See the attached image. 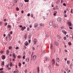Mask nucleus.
<instances>
[{
	"instance_id": "nucleus-1",
	"label": "nucleus",
	"mask_w": 73,
	"mask_h": 73,
	"mask_svg": "<svg viewBox=\"0 0 73 73\" xmlns=\"http://www.w3.org/2000/svg\"><path fill=\"white\" fill-rule=\"evenodd\" d=\"M51 62L52 63V64L53 66H54L55 64V60L53 58L51 60Z\"/></svg>"
},
{
	"instance_id": "nucleus-2",
	"label": "nucleus",
	"mask_w": 73,
	"mask_h": 73,
	"mask_svg": "<svg viewBox=\"0 0 73 73\" xmlns=\"http://www.w3.org/2000/svg\"><path fill=\"white\" fill-rule=\"evenodd\" d=\"M37 40L36 38H34L33 41V42L35 45H36L37 43Z\"/></svg>"
},
{
	"instance_id": "nucleus-3",
	"label": "nucleus",
	"mask_w": 73,
	"mask_h": 73,
	"mask_svg": "<svg viewBox=\"0 0 73 73\" xmlns=\"http://www.w3.org/2000/svg\"><path fill=\"white\" fill-rule=\"evenodd\" d=\"M54 44L56 46H58L59 45V43L55 41L54 42Z\"/></svg>"
},
{
	"instance_id": "nucleus-4",
	"label": "nucleus",
	"mask_w": 73,
	"mask_h": 73,
	"mask_svg": "<svg viewBox=\"0 0 73 73\" xmlns=\"http://www.w3.org/2000/svg\"><path fill=\"white\" fill-rule=\"evenodd\" d=\"M45 60L47 62V61H48L49 60V58L47 57H44Z\"/></svg>"
},
{
	"instance_id": "nucleus-5",
	"label": "nucleus",
	"mask_w": 73,
	"mask_h": 73,
	"mask_svg": "<svg viewBox=\"0 0 73 73\" xmlns=\"http://www.w3.org/2000/svg\"><path fill=\"white\" fill-rule=\"evenodd\" d=\"M52 27L54 28L55 29L58 28V26H57V25H53L52 26Z\"/></svg>"
},
{
	"instance_id": "nucleus-6",
	"label": "nucleus",
	"mask_w": 73,
	"mask_h": 73,
	"mask_svg": "<svg viewBox=\"0 0 73 73\" xmlns=\"http://www.w3.org/2000/svg\"><path fill=\"white\" fill-rule=\"evenodd\" d=\"M1 58H2V60H5V56L2 55Z\"/></svg>"
},
{
	"instance_id": "nucleus-7",
	"label": "nucleus",
	"mask_w": 73,
	"mask_h": 73,
	"mask_svg": "<svg viewBox=\"0 0 73 73\" xmlns=\"http://www.w3.org/2000/svg\"><path fill=\"white\" fill-rule=\"evenodd\" d=\"M61 18L59 17L57 19V21L58 23H60L61 22Z\"/></svg>"
},
{
	"instance_id": "nucleus-8",
	"label": "nucleus",
	"mask_w": 73,
	"mask_h": 73,
	"mask_svg": "<svg viewBox=\"0 0 73 73\" xmlns=\"http://www.w3.org/2000/svg\"><path fill=\"white\" fill-rule=\"evenodd\" d=\"M26 29V27H23L21 28V30L22 31H23L24 30V29Z\"/></svg>"
},
{
	"instance_id": "nucleus-9",
	"label": "nucleus",
	"mask_w": 73,
	"mask_h": 73,
	"mask_svg": "<svg viewBox=\"0 0 73 73\" xmlns=\"http://www.w3.org/2000/svg\"><path fill=\"white\" fill-rule=\"evenodd\" d=\"M33 60H36L37 56L36 55H34L33 56Z\"/></svg>"
},
{
	"instance_id": "nucleus-10",
	"label": "nucleus",
	"mask_w": 73,
	"mask_h": 73,
	"mask_svg": "<svg viewBox=\"0 0 73 73\" xmlns=\"http://www.w3.org/2000/svg\"><path fill=\"white\" fill-rule=\"evenodd\" d=\"M62 32L63 33H64L65 35H66V32L65 30H63L62 31Z\"/></svg>"
},
{
	"instance_id": "nucleus-11",
	"label": "nucleus",
	"mask_w": 73,
	"mask_h": 73,
	"mask_svg": "<svg viewBox=\"0 0 73 73\" xmlns=\"http://www.w3.org/2000/svg\"><path fill=\"white\" fill-rule=\"evenodd\" d=\"M68 24L70 27H72V23L71 22H68Z\"/></svg>"
},
{
	"instance_id": "nucleus-12",
	"label": "nucleus",
	"mask_w": 73,
	"mask_h": 73,
	"mask_svg": "<svg viewBox=\"0 0 73 73\" xmlns=\"http://www.w3.org/2000/svg\"><path fill=\"white\" fill-rule=\"evenodd\" d=\"M53 44L52 43H51L50 44V49H52V48H53Z\"/></svg>"
},
{
	"instance_id": "nucleus-13",
	"label": "nucleus",
	"mask_w": 73,
	"mask_h": 73,
	"mask_svg": "<svg viewBox=\"0 0 73 73\" xmlns=\"http://www.w3.org/2000/svg\"><path fill=\"white\" fill-rule=\"evenodd\" d=\"M7 28H12V26L10 25H8L7 27Z\"/></svg>"
},
{
	"instance_id": "nucleus-14",
	"label": "nucleus",
	"mask_w": 73,
	"mask_h": 73,
	"mask_svg": "<svg viewBox=\"0 0 73 73\" xmlns=\"http://www.w3.org/2000/svg\"><path fill=\"white\" fill-rule=\"evenodd\" d=\"M53 21H51L49 23V25H53Z\"/></svg>"
},
{
	"instance_id": "nucleus-15",
	"label": "nucleus",
	"mask_w": 73,
	"mask_h": 73,
	"mask_svg": "<svg viewBox=\"0 0 73 73\" xmlns=\"http://www.w3.org/2000/svg\"><path fill=\"white\" fill-rule=\"evenodd\" d=\"M38 25V24H37V23H35L34 25L35 28H37V27Z\"/></svg>"
},
{
	"instance_id": "nucleus-16",
	"label": "nucleus",
	"mask_w": 73,
	"mask_h": 73,
	"mask_svg": "<svg viewBox=\"0 0 73 73\" xmlns=\"http://www.w3.org/2000/svg\"><path fill=\"white\" fill-rule=\"evenodd\" d=\"M37 72L38 73H40V68L38 67L37 68Z\"/></svg>"
},
{
	"instance_id": "nucleus-17",
	"label": "nucleus",
	"mask_w": 73,
	"mask_h": 73,
	"mask_svg": "<svg viewBox=\"0 0 73 73\" xmlns=\"http://www.w3.org/2000/svg\"><path fill=\"white\" fill-rule=\"evenodd\" d=\"M13 56L14 58H16V55H15V54H13Z\"/></svg>"
},
{
	"instance_id": "nucleus-18",
	"label": "nucleus",
	"mask_w": 73,
	"mask_h": 73,
	"mask_svg": "<svg viewBox=\"0 0 73 73\" xmlns=\"http://www.w3.org/2000/svg\"><path fill=\"white\" fill-rule=\"evenodd\" d=\"M29 58H27L26 59V61L27 62H29Z\"/></svg>"
},
{
	"instance_id": "nucleus-19",
	"label": "nucleus",
	"mask_w": 73,
	"mask_h": 73,
	"mask_svg": "<svg viewBox=\"0 0 73 73\" xmlns=\"http://www.w3.org/2000/svg\"><path fill=\"white\" fill-rule=\"evenodd\" d=\"M56 60L57 62H59L60 61V59L58 58H56Z\"/></svg>"
},
{
	"instance_id": "nucleus-20",
	"label": "nucleus",
	"mask_w": 73,
	"mask_h": 73,
	"mask_svg": "<svg viewBox=\"0 0 73 73\" xmlns=\"http://www.w3.org/2000/svg\"><path fill=\"white\" fill-rule=\"evenodd\" d=\"M9 51L8 50H7L6 51L7 54H9Z\"/></svg>"
},
{
	"instance_id": "nucleus-21",
	"label": "nucleus",
	"mask_w": 73,
	"mask_h": 73,
	"mask_svg": "<svg viewBox=\"0 0 73 73\" xmlns=\"http://www.w3.org/2000/svg\"><path fill=\"white\" fill-rule=\"evenodd\" d=\"M24 38H25L26 39L27 38V35H25L24 36Z\"/></svg>"
},
{
	"instance_id": "nucleus-22",
	"label": "nucleus",
	"mask_w": 73,
	"mask_h": 73,
	"mask_svg": "<svg viewBox=\"0 0 73 73\" xmlns=\"http://www.w3.org/2000/svg\"><path fill=\"white\" fill-rule=\"evenodd\" d=\"M19 67H20V68H21V64L20 62H19Z\"/></svg>"
},
{
	"instance_id": "nucleus-23",
	"label": "nucleus",
	"mask_w": 73,
	"mask_h": 73,
	"mask_svg": "<svg viewBox=\"0 0 73 73\" xmlns=\"http://www.w3.org/2000/svg\"><path fill=\"white\" fill-rule=\"evenodd\" d=\"M28 45H29L28 42H26L25 44V46H28Z\"/></svg>"
},
{
	"instance_id": "nucleus-24",
	"label": "nucleus",
	"mask_w": 73,
	"mask_h": 73,
	"mask_svg": "<svg viewBox=\"0 0 73 73\" xmlns=\"http://www.w3.org/2000/svg\"><path fill=\"white\" fill-rule=\"evenodd\" d=\"M1 65L2 66H3V65H4V61H3L2 62V63L1 64Z\"/></svg>"
},
{
	"instance_id": "nucleus-25",
	"label": "nucleus",
	"mask_w": 73,
	"mask_h": 73,
	"mask_svg": "<svg viewBox=\"0 0 73 73\" xmlns=\"http://www.w3.org/2000/svg\"><path fill=\"white\" fill-rule=\"evenodd\" d=\"M55 9H58V6H56L55 7Z\"/></svg>"
},
{
	"instance_id": "nucleus-26",
	"label": "nucleus",
	"mask_w": 73,
	"mask_h": 73,
	"mask_svg": "<svg viewBox=\"0 0 73 73\" xmlns=\"http://www.w3.org/2000/svg\"><path fill=\"white\" fill-rule=\"evenodd\" d=\"M67 64H68V65H70V61H67Z\"/></svg>"
},
{
	"instance_id": "nucleus-27",
	"label": "nucleus",
	"mask_w": 73,
	"mask_h": 73,
	"mask_svg": "<svg viewBox=\"0 0 73 73\" xmlns=\"http://www.w3.org/2000/svg\"><path fill=\"white\" fill-rule=\"evenodd\" d=\"M2 24H3V22L2 21L0 22V26H2Z\"/></svg>"
},
{
	"instance_id": "nucleus-28",
	"label": "nucleus",
	"mask_w": 73,
	"mask_h": 73,
	"mask_svg": "<svg viewBox=\"0 0 73 73\" xmlns=\"http://www.w3.org/2000/svg\"><path fill=\"white\" fill-rule=\"evenodd\" d=\"M40 26L41 27H44V25L43 24H39Z\"/></svg>"
},
{
	"instance_id": "nucleus-29",
	"label": "nucleus",
	"mask_w": 73,
	"mask_h": 73,
	"mask_svg": "<svg viewBox=\"0 0 73 73\" xmlns=\"http://www.w3.org/2000/svg\"><path fill=\"white\" fill-rule=\"evenodd\" d=\"M17 0H14V2L15 3H17Z\"/></svg>"
},
{
	"instance_id": "nucleus-30",
	"label": "nucleus",
	"mask_w": 73,
	"mask_h": 73,
	"mask_svg": "<svg viewBox=\"0 0 73 73\" xmlns=\"http://www.w3.org/2000/svg\"><path fill=\"white\" fill-rule=\"evenodd\" d=\"M22 57L20 55H19L18 56V58H21Z\"/></svg>"
},
{
	"instance_id": "nucleus-31",
	"label": "nucleus",
	"mask_w": 73,
	"mask_h": 73,
	"mask_svg": "<svg viewBox=\"0 0 73 73\" xmlns=\"http://www.w3.org/2000/svg\"><path fill=\"white\" fill-rule=\"evenodd\" d=\"M55 65L56 66H59V64H57V62H56Z\"/></svg>"
},
{
	"instance_id": "nucleus-32",
	"label": "nucleus",
	"mask_w": 73,
	"mask_h": 73,
	"mask_svg": "<svg viewBox=\"0 0 73 73\" xmlns=\"http://www.w3.org/2000/svg\"><path fill=\"white\" fill-rule=\"evenodd\" d=\"M32 49L33 50H35V47L33 46L32 47Z\"/></svg>"
},
{
	"instance_id": "nucleus-33",
	"label": "nucleus",
	"mask_w": 73,
	"mask_h": 73,
	"mask_svg": "<svg viewBox=\"0 0 73 73\" xmlns=\"http://www.w3.org/2000/svg\"><path fill=\"white\" fill-rule=\"evenodd\" d=\"M68 44L69 45H72V43L70 42H68Z\"/></svg>"
},
{
	"instance_id": "nucleus-34",
	"label": "nucleus",
	"mask_w": 73,
	"mask_h": 73,
	"mask_svg": "<svg viewBox=\"0 0 73 73\" xmlns=\"http://www.w3.org/2000/svg\"><path fill=\"white\" fill-rule=\"evenodd\" d=\"M16 10L17 11H18L19 10V8L18 7H17L16 9Z\"/></svg>"
},
{
	"instance_id": "nucleus-35",
	"label": "nucleus",
	"mask_w": 73,
	"mask_h": 73,
	"mask_svg": "<svg viewBox=\"0 0 73 73\" xmlns=\"http://www.w3.org/2000/svg\"><path fill=\"white\" fill-rule=\"evenodd\" d=\"M24 1L25 3L28 2V1H29V0H24Z\"/></svg>"
},
{
	"instance_id": "nucleus-36",
	"label": "nucleus",
	"mask_w": 73,
	"mask_h": 73,
	"mask_svg": "<svg viewBox=\"0 0 73 73\" xmlns=\"http://www.w3.org/2000/svg\"><path fill=\"white\" fill-rule=\"evenodd\" d=\"M70 12L72 14L73 13V9H71Z\"/></svg>"
},
{
	"instance_id": "nucleus-37",
	"label": "nucleus",
	"mask_w": 73,
	"mask_h": 73,
	"mask_svg": "<svg viewBox=\"0 0 73 73\" xmlns=\"http://www.w3.org/2000/svg\"><path fill=\"white\" fill-rule=\"evenodd\" d=\"M24 72L25 73H27V69H25L24 71Z\"/></svg>"
},
{
	"instance_id": "nucleus-38",
	"label": "nucleus",
	"mask_w": 73,
	"mask_h": 73,
	"mask_svg": "<svg viewBox=\"0 0 73 73\" xmlns=\"http://www.w3.org/2000/svg\"><path fill=\"white\" fill-rule=\"evenodd\" d=\"M63 5L65 6V7H66V4L65 3H63Z\"/></svg>"
},
{
	"instance_id": "nucleus-39",
	"label": "nucleus",
	"mask_w": 73,
	"mask_h": 73,
	"mask_svg": "<svg viewBox=\"0 0 73 73\" xmlns=\"http://www.w3.org/2000/svg\"><path fill=\"white\" fill-rule=\"evenodd\" d=\"M10 66H12V63L11 62L10 63Z\"/></svg>"
},
{
	"instance_id": "nucleus-40",
	"label": "nucleus",
	"mask_w": 73,
	"mask_h": 73,
	"mask_svg": "<svg viewBox=\"0 0 73 73\" xmlns=\"http://www.w3.org/2000/svg\"><path fill=\"white\" fill-rule=\"evenodd\" d=\"M11 35L10 34H9V35H8V36L9 38V37H11Z\"/></svg>"
},
{
	"instance_id": "nucleus-41",
	"label": "nucleus",
	"mask_w": 73,
	"mask_h": 73,
	"mask_svg": "<svg viewBox=\"0 0 73 73\" xmlns=\"http://www.w3.org/2000/svg\"><path fill=\"white\" fill-rule=\"evenodd\" d=\"M7 23H5L4 24V25H5V26H6V25H7Z\"/></svg>"
},
{
	"instance_id": "nucleus-42",
	"label": "nucleus",
	"mask_w": 73,
	"mask_h": 73,
	"mask_svg": "<svg viewBox=\"0 0 73 73\" xmlns=\"http://www.w3.org/2000/svg\"><path fill=\"white\" fill-rule=\"evenodd\" d=\"M9 38V40H11V39H12V36H11Z\"/></svg>"
},
{
	"instance_id": "nucleus-43",
	"label": "nucleus",
	"mask_w": 73,
	"mask_h": 73,
	"mask_svg": "<svg viewBox=\"0 0 73 73\" xmlns=\"http://www.w3.org/2000/svg\"><path fill=\"white\" fill-rule=\"evenodd\" d=\"M9 49H10V50H11V49H12V47L9 46Z\"/></svg>"
},
{
	"instance_id": "nucleus-44",
	"label": "nucleus",
	"mask_w": 73,
	"mask_h": 73,
	"mask_svg": "<svg viewBox=\"0 0 73 73\" xmlns=\"http://www.w3.org/2000/svg\"><path fill=\"white\" fill-rule=\"evenodd\" d=\"M31 17H33V14H31Z\"/></svg>"
},
{
	"instance_id": "nucleus-45",
	"label": "nucleus",
	"mask_w": 73,
	"mask_h": 73,
	"mask_svg": "<svg viewBox=\"0 0 73 73\" xmlns=\"http://www.w3.org/2000/svg\"><path fill=\"white\" fill-rule=\"evenodd\" d=\"M27 29L28 31H29V27H28Z\"/></svg>"
},
{
	"instance_id": "nucleus-46",
	"label": "nucleus",
	"mask_w": 73,
	"mask_h": 73,
	"mask_svg": "<svg viewBox=\"0 0 73 73\" xmlns=\"http://www.w3.org/2000/svg\"><path fill=\"white\" fill-rule=\"evenodd\" d=\"M64 40H66V37L65 36L64 38Z\"/></svg>"
},
{
	"instance_id": "nucleus-47",
	"label": "nucleus",
	"mask_w": 73,
	"mask_h": 73,
	"mask_svg": "<svg viewBox=\"0 0 73 73\" xmlns=\"http://www.w3.org/2000/svg\"><path fill=\"white\" fill-rule=\"evenodd\" d=\"M4 52L3 51H0V53H1V54H3V53Z\"/></svg>"
},
{
	"instance_id": "nucleus-48",
	"label": "nucleus",
	"mask_w": 73,
	"mask_h": 73,
	"mask_svg": "<svg viewBox=\"0 0 73 73\" xmlns=\"http://www.w3.org/2000/svg\"><path fill=\"white\" fill-rule=\"evenodd\" d=\"M11 68L8 67L7 68L8 70H11Z\"/></svg>"
},
{
	"instance_id": "nucleus-49",
	"label": "nucleus",
	"mask_w": 73,
	"mask_h": 73,
	"mask_svg": "<svg viewBox=\"0 0 73 73\" xmlns=\"http://www.w3.org/2000/svg\"><path fill=\"white\" fill-rule=\"evenodd\" d=\"M64 17H67V15L66 14H65L64 15Z\"/></svg>"
},
{
	"instance_id": "nucleus-50",
	"label": "nucleus",
	"mask_w": 73,
	"mask_h": 73,
	"mask_svg": "<svg viewBox=\"0 0 73 73\" xmlns=\"http://www.w3.org/2000/svg\"><path fill=\"white\" fill-rule=\"evenodd\" d=\"M3 70V68H1L0 69V71H1V70Z\"/></svg>"
},
{
	"instance_id": "nucleus-51",
	"label": "nucleus",
	"mask_w": 73,
	"mask_h": 73,
	"mask_svg": "<svg viewBox=\"0 0 73 73\" xmlns=\"http://www.w3.org/2000/svg\"><path fill=\"white\" fill-rule=\"evenodd\" d=\"M66 12H67V11H66V10H65L64 11V14H65V13H66Z\"/></svg>"
},
{
	"instance_id": "nucleus-52",
	"label": "nucleus",
	"mask_w": 73,
	"mask_h": 73,
	"mask_svg": "<svg viewBox=\"0 0 73 73\" xmlns=\"http://www.w3.org/2000/svg\"><path fill=\"white\" fill-rule=\"evenodd\" d=\"M30 13H29L27 14V16L29 17V16H30Z\"/></svg>"
},
{
	"instance_id": "nucleus-53",
	"label": "nucleus",
	"mask_w": 73,
	"mask_h": 73,
	"mask_svg": "<svg viewBox=\"0 0 73 73\" xmlns=\"http://www.w3.org/2000/svg\"><path fill=\"white\" fill-rule=\"evenodd\" d=\"M57 38H60V36L59 35L58 36H57Z\"/></svg>"
},
{
	"instance_id": "nucleus-54",
	"label": "nucleus",
	"mask_w": 73,
	"mask_h": 73,
	"mask_svg": "<svg viewBox=\"0 0 73 73\" xmlns=\"http://www.w3.org/2000/svg\"><path fill=\"white\" fill-rule=\"evenodd\" d=\"M69 28L70 29H73V28L72 27H69Z\"/></svg>"
},
{
	"instance_id": "nucleus-55",
	"label": "nucleus",
	"mask_w": 73,
	"mask_h": 73,
	"mask_svg": "<svg viewBox=\"0 0 73 73\" xmlns=\"http://www.w3.org/2000/svg\"><path fill=\"white\" fill-rule=\"evenodd\" d=\"M19 27H20V28H22L23 27V26L20 25L19 26Z\"/></svg>"
},
{
	"instance_id": "nucleus-56",
	"label": "nucleus",
	"mask_w": 73,
	"mask_h": 73,
	"mask_svg": "<svg viewBox=\"0 0 73 73\" xmlns=\"http://www.w3.org/2000/svg\"><path fill=\"white\" fill-rule=\"evenodd\" d=\"M19 47H17L15 48L16 49H19Z\"/></svg>"
},
{
	"instance_id": "nucleus-57",
	"label": "nucleus",
	"mask_w": 73,
	"mask_h": 73,
	"mask_svg": "<svg viewBox=\"0 0 73 73\" xmlns=\"http://www.w3.org/2000/svg\"><path fill=\"white\" fill-rule=\"evenodd\" d=\"M25 56L24 55L23 57V59H25Z\"/></svg>"
},
{
	"instance_id": "nucleus-58",
	"label": "nucleus",
	"mask_w": 73,
	"mask_h": 73,
	"mask_svg": "<svg viewBox=\"0 0 73 73\" xmlns=\"http://www.w3.org/2000/svg\"><path fill=\"white\" fill-rule=\"evenodd\" d=\"M23 55H24V56H25V55H26V53H25V52H23Z\"/></svg>"
},
{
	"instance_id": "nucleus-59",
	"label": "nucleus",
	"mask_w": 73,
	"mask_h": 73,
	"mask_svg": "<svg viewBox=\"0 0 73 73\" xmlns=\"http://www.w3.org/2000/svg\"><path fill=\"white\" fill-rule=\"evenodd\" d=\"M53 15L54 16H56V13H54V14H53Z\"/></svg>"
},
{
	"instance_id": "nucleus-60",
	"label": "nucleus",
	"mask_w": 73,
	"mask_h": 73,
	"mask_svg": "<svg viewBox=\"0 0 73 73\" xmlns=\"http://www.w3.org/2000/svg\"><path fill=\"white\" fill-rule=\"evenodd\" d=\"M16 72H17V71H16V70L14 71L13 73H16Z\"/></svg>"
},
{
	"instance_id": "nucleus-61",
	"label": "nucleus",
	"mask_w": 73,
	"mask_h": 73,
	"mask_svg": "<svg viewBox=\"0 0 73 73\" xmlns=\"http://www.w3.org/2000/svg\"><path fill=\"white\" fill-rule=\"evenodd\" d=\"M10 33L11 34V35H12V34H13V32L12 31H11L10 32Z\"/></svg>"
},
{
	"instance_id": "nucleus-62",
	"label": "nucleus",
	"mask_w": 73,
	"mask_h": 73,
	"mask_svg": "<svg viewBox=\"0 0 73 73\" xmlns=\"http://www.w3.org/2000/svg\"><path fill=\"white\" fill-rule=\"evenodd\" d=\"M68 68L65 69V70H66V72H68Z\"/></svg>"
},
{
	"instance_id": "nucleus-63",
	"label": "nucleus",
	"mask_w": 73,
	"mask_h": 73,
	"mask_svg": "<svg viewBox=\"0 0 73 73\" xmlns=\"http://www.w3.org/2000/svg\"><path fill=\"white\" fill-rule=\"evenodd\" d=\"M21 13H24V11H21Z\"/></svg>"
},
{
	"instance_id": "nucleus-64",
	"label": "nucleus",
	"mask_w": 73,
	"mask_h": 73,
	"mask_svg": "<svg viewBox=\"0 0 73 73\" xmlns=\"http://www.w3.org/2000/svg\"><path fill=\"white\" fill-rule=\"evenodd\" d=\"M4 72V71H1L0 72V73H3Z\"/></svg>"
}]
</instances>
